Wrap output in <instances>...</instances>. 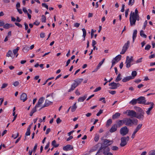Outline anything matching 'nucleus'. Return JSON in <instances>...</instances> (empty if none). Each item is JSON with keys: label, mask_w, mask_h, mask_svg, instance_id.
Masks as SVG:
<instances>
[{"label": "nucleus", "mask_w": 155, "mask_h": 155, "mask_svg": "<svg viewBox=\"0 0 155 155\" xmlns=\"http://www.w3.org/2000/svg\"><path fill=\"white\" fill-rule=\"evenodd\" d=\"M137 75V72L136 71H134L132 73V79H133L134 77L136 76Z\"/></svg>", "instance_id": "37"}, {"label": "nucleus", "mask_w": 155, "mask_h": 155, "mask_svg": "<svg viewBox=\"0 0 155 155\" xmlns=\"http://www.w3.org/2000/svg\"><path fill=\"white\" fill-rule=\"evenodd\" d=\"M130 43V42L129 41H128L126 43H125L123 47L122 51L120 52V54H123L125 53L129 46Z\"/></svg>", "instance_id": "7"}, {"label": "nucleus", "mask_w": 155, "mask_h": 155, "mask_svg": "<svg viewBox=\"0 0 155 155\" xmlns=\"http://www.w3.org/2000/svg\"><path fill=\"white\" fill-rule=\"evenodd\" d=\"M44 98L43 97H41L38 100V104L35 106V107H38L41 106V104L43 102Z\"/></svg>", "instance_id": "11"}, {"label": "nucleus", "mask_w": 155, "mask_h": 155, "mask_svg": "<svg viewBox=\"0 0 155 155\" xmlns=\"http://www.w3.org/2000/svg\"><path fill=\"white\" fill-rule=\"evenodd\" d=\"M121 57V55L120 54H119L114 58L113 59L117 62L120 60Z\"/></svg>", "instance_id": "23"}, {"label": "nucleus", "mask_w": 155, "mask_h": 155, "mask_svg": "<svg viewBox=\"0 0 155 155\" xmlns=\"http://www.w3.org/2000/svg\"><path fill=\"white\" fill-rule=\"evenodd\" d=\"M12 51L11 50H10L7 53L6 56L7 57H12Z\"/></svg>", "instance_id": "33"}, {"label": "nucleus", "mask_w": 155, "mask_h": 155, "mask_svg": "<svg viewBox=\"0 0 155 155\" xmlns=\"http://www.w3.org/2000/svg\"><path fill=\"white\" fill-rule=\"evenodd\" d=\"M37 147V144L36 143L35 144V146L34 147V148H33V151L34 153H35L36 151Z\"/></svg>", "instance_id": "62"}, {"label": "nucleus", "mask_w": 155, "mask_h": 155, "mask_svg": "<svg viewBox=\"0 0 155 155\" xmlns=\"http://www.w3.org/2000/svg\"><path fill=\"white\" fill-rule=\"evenodd\" d=\"M121 79L122 78L120 77H117L115 81L116 82H117L121 80Z\"/></svg>", "instance_id": "57"}, {"label": "nucleus", "mask_w": 155, "mask_h": 155, "mask_svg": "<svg viewBox=\"0 0 155 155\" xmlns=\"http://www.w3.org/2000/svg\"><path fill=\"white\" fill-rule=\"evenodd\" d=\"M143 125L142 124H139L137 127L135 129L136 131H138V130L141 128Z\"/></svg>", "instance_id": "34"}, {"label": "nucleus", "mask_w": 155, "mask_h": 155, "mask_svg": "<svg viewBox=\"0 0 155 155\" xmlns=\"http://www.w3.org/2000/svg\"><path fill=\"white\" fill-rule=\"evenodd\" d=\"M124 121L126 125L130 127L134 124L137 125L138 121L136 119H132L130 118H125L124 119Z\"/></svg>", "instance_id": "1"}, {"label": "nucleus", "mask_w": 155, "mask_h": 155, "mask_svg": "<svg viewBox=\"0 0 155 155\" xmlns=\"http://www.w3.org/2000/svg\"><path fill=\"white\" fill-rule=\"evenodd\" d=\"M129 129L127 126H124L122 127L120 130V134L124 136L126 135L129 132Z\"/></svg>", "instance_id": "6"}, {"label": "nucleus", "mask_w": 155, "mask_h": 155, "mask_svg": "<svg viewBox=\"0 0 155 155\" xmlns=\"http://www.w3.org/2000/svg\"><path fill=\"white\" fill-rule=\"evenodd\" d=\"M129 11V9L128 8V9H127L125 11V16L126 18H127L128 16V12Z\"/></svg>", "instance_id": "55"}, {"label": "nucleus", "mask_w": 155, "mask_h": 155, "mask_svg": "<svg viewBox=\"0 0 155 155\" xmlns=\"http://www.w3.org/2000/svg\"><path fill=\"white\" fill-rule=\"evenodd\" d=\"M124 114H127V115L131 118L136 117L137 113L134 110H127L126 111L124 112Z\"/></svg>", "instance_id": "5"}, {"label": "nucleus", "mask_w": 155, "mask_h": 155, "mask_svg": "<svg viewBox=\"0 0 155 155\" xmlns=\"http://www.w3.org/2000/svg\"><path fill=\"white\" fill-rule=\"evenodd\" d=\"M19 84V82L18 81H16L13 84L15 87H16L18 86Z\"/></svg>", "instance_id": "51"}, {"label": "nucleus", "mask_w": 155, "mask_h": 155, "mask_svg": "<svg viewBox=\"0 0 155 155\" xmlns=\"http://www.w3.org/2000/svg\"><path fill=\"white\" fill-rule=\"evenodd\" d=\"M140 36L142 37H143L145 38H146L147 37V35L144 34V31L143 30H142L140 31Z\"/></svg>", "instance_id": "31"}, {"label": "nucleus", "mask_w": 155, "mask_h": 155, "mask_svg": "<svg viewBox=\"0 0 155 155\" xmlns=\"http://www.w3.org/2000/svg\"><path fill=\"white\" fill-rule=\"evenodd\" d=\"M101 89V87H99L97 88H96L94 91V92H96L98 91H100Z\"/></svg>", "instance_id": "61"}, {"label": "nucleus", "mask_w": 155, "mask_h": 155, "mask_svg": "<svg viewBox=\"0 0 155 155\" xmlns=\"http://www.w3.org/2000/svg\"><path fill=\"white\" fill-rule=\"evenodd\" d=\"M41 20L42 22H45L46 21V17L44 15H42Z\"/></svg>", "instance_id": "38"}, {"label": "nucleus", "mask_w": 155, "mask_h": 155, "mask_svg": "<svg viewBox=\"0 0 155 155\" xmlns=\"http://www.w3.org/2000/svg\"><path fill=\"white\" fill-rule=\"evenodd\" d=\"M133 61V59H130V57L128 56L127 57L126 62H128L131 63V62Z\"/></svg>", "instance_id": "36"}, {"label": "nucleus", "mask_w": 155, "mask_h": 155, "mask_svg": "<svg viewBox=\"0 0 155 155\" xmlns=\"http://www.w3.org/2000/svg\"><path fill=\"white\" fill-rule=\"evenodd\" d=\"M62 121L60 118H58L56 120V122L57 124H59Z\"/></svg>", "instance_id": "60"}, {"label": "nucleus", "mask_w": 155, "mask_h": 155, "mask_svg": "<svg viewBox=\"0 0 155 155\" xmlns=\"http://www.w3.org/2000/svg\"><path fill=\"white\" fill-rule=\"evenodd\" d=\"M112 120L111 119H110L108 120L107 122L106 127H108L112 124Z\"/></svg>", "instance_id": "32"}, {"label": "nucleus", "mask_w": 155, "mask_h": 155, "mask_svg": "<svg viewBox=\"0 0 155 155\" xmlns=\"http://www.w3.org/2000/svg\"><path fill=\"white\" fill-rule=\"evenodd\" d=\"M125 63L126 64V67L127 68H129L131 66V63L127 62H126Z\"/></svg>", "instance_id": "58"}, {"label": "nucleus", "mask_w": 155, "mask_h": 155, "mask_svg": "<svg viewBox=\"0 0 155 155\" xmlns=\"http://www.w3.org/2000/svg\"><path fill=\"white\" fill-rule=\"evenodd\" d=\"M111 149L113 150H118V148L117 146H114L112 147Z\"/></svg>", "instance_id": "47"}, {"label": "nucleus", "mask_w": 155, "mask_h": 155, "mask_svg": "<svg viewBox=\"0 0 155 155\" xmlns=\"http://www.w3.org/2000/svg\"><path fill=\"white\" fill-rule=\"evenodd\" d=\"M27 94L25 93H23L21 95L20 99L23 102H25L27 99Z\"/></svg>", "instance_id": "12"}, {"label": "nucleus", "mask_w": 155, "mask_h": 155, "mask_svg": "<svg viewBox=\"0 0 155 155\" xmlns=\"http://www.w3.org/2000/svg\"><path fill=\"white\" fill-rule=\"evenodd\" d=\"M76 104V103H75L72 107H71V111L72 112H74L76 110L77 108Z\"/></svg>", "instance_id": "25"}, {"label": "nucleus", "mask_w": 155, "mask_h": 155, "mask_svg": "<svg viewBox=\"0 0 155 155\" xmlns=\"http://www.w3.org/2000/svg\"><path fill=\"white\" fill-rule=\"evenodd\" d=\"M147 20H146L144 23V25H143V29H145V28H146V26L147 25Z\"/></svg>", "instance_id": "53"}, {"label": "nucleus", "mask_w": 155, "mask_h": 155, "mask_svg": "<svg viewBox=\"0 0 155 155\" xmlns=\"http://www.w3.org/2000/svg\"><path fill=\"white\" fill-rule=\"evenodd\" d=\"M110 150V148L108 147H101L97 152V154L103 151V154L104 155H105V154H106V153L109 152Z\"/></svg>", "instance_id": "4"}, {"label": "nucleus", "mask_w": 155, "mask_h": 155, "mask_svg": "<svg viewBox=\"0 0 155 155\" xmlns=\"http://www.w3.org/2000/svg\"><path fill=\"white\" fill-rule=\"evenodd\" d=\"M99 138V136L98 134H96L95 135L94 140L95 142H97Z\"/></svg>", "instance_id": "40"}, {"label": "nucleus", "mask_w": 155, "mask_h": 155, "mask_svg": "<svg viewBox=\"0 0 155 155\" xmlns=\"http://www.w3.org/2000/svg\"><path fill=\"white\" fill-rule=\"evenodd\" d=\"M36 108L37 107H35H35L32 109L30 114V116H32L33 114L37 111Z\"/></svg>", "instance_id": "29"}, {"label": "nucleus", "mask_w": 155, "mask_h": 155, "mask_svg": "<svg viewBox=\"0 0 155 155\" xmlns=\"http://www.w3.org/2000/svg\"><path fill=\"white\" fill-rule=\"evenodd\" d=\"M131 79H132V77L131 76H130L124 78L122 81L124 82H125Z\"/></svg>", "instance_id": "20"}, {"label": "nucleus", "mask_w": 155, "mask_h": 155, "mask_svg": "<svg viewBox=\"0 0 155 155\" xmlns=\"http://www.w3.org/2000/svg\"><path fill=\"white\" fill-rule=\"evenodd\" d=\"M19 49V48L17 47L16 49H14L13 50V53L15 55L17 53Z\"/></svg>", "instance_id": "39"}, {"label": "nucleus", "mask_w": 155, "mask_h": 155, "mask_svg": "<svg viewBox=\"0 0 155 155\" xmlns=\"http://www.w3.org/2000/svg\"><path fill=\"white\" fill-rule=\"evenodd\" d=\"M8 85V84L6 83H4L2 84V87H1V88L2 89L6 87Z\"/></svg>", "instance_id": "54"}, {"label": "nucleus", "mask_w": 155, "mask_h": 155, "mask_svg": "<svg viewBox=\"0 0 155 155\" xmlns=\"http://www.w3.org/2000/svg\"><path fill=\"white\" fill-rule=\"evenodd\" d=\"M138 131H136V130H134V132H133L132 134V137H131L133 139L134 137H135V135L136 134L137 132Z\"/></svg>", "instance_id": "50"}, {"label": "nucleus", "mask_w": 155, "mask_h": 155, "mask_svg": "<svg viewBox=\"0 0 155 155\" xmlns=\"http://www.w3.org/2000/svg\"><path fill=\"white\" fill-rule=\"evenodd\" d=\"M151 46L149 45H147L145 47V49L146 50H149Z\"/></svg>", "instance_id": "49"}, {"label": "nucleus", "mask_w": 155, "mask_h": 155, "mask_svg": "<svg viewBox=\"0 0 155 155\" xmlns=\"http://www.w3.org/2000/svg\"><path fill=\"white\" fill-rule=\"evenodd\" d=\"M53 93H52L51 94H50L47 95V98L49 96H51V98H48V100H50V101L52 100V99H53Z\"/></svg>", "instance_id": "43"}, {"label": "nucleus", "mask_w": 155, "mask_h": 155, "mask_svg": "<svg viewBox=\"0 0 155 155\" xmlns=\"http://www.w3.org/2000/svg\"><path fill=\"white\" fill-rule=\"evenodd\" d=\"M31 132L30 130L27 128V131L25 133V135L26 136H29L30 135Z\"/></svg>", "instance_id": "41"}, {"label": "nucleus", "mask_w": 155, "mask_h": 155, "mask_svg": "<svg viewBox=\"0 0 155 155\" xmlns=\"http://www.w3.org/2000/svg\"><path fill=\"white\" fill-rule=\"evenodd\" d=\"M137 31L136 30H135L134 31L133 35V42H134V40L137 37Z\"/></svg>", "instance_id": "22"}, {"label": "nucleus", "mask_w": 155, "mask_h": 155, "mask_svg": "<svg viewBox=\"0 0 155 155\" xmlns=\"http://www.w3.org/2000/svg\"><path fill=\"white\" fill-rule=\"evenodd\" d=\"M15 24L17 26H18V27H19V28H21L22 27V25L19 23H17V22H15Z\"/></svg>", "instance_id": "52"}, {"label": "nucleus", "mask_w": 155, "mask_h": 155, "mask_svg": "<svg viewBox=\"0 0 155 155\" xmlns=\"http://www.w3.org/2000/svg\"><path fill=\"white\" fill-rule=\"evenodd\" d=\"M42 6L43 7H45L47 9H48V6L45 3H43L42 4Z\"/></svg>", "instance_id": "59"}, {"label": "nucleus", "mask_w": 155, "mask_h": 155, "mask_svg": "<svg viewBox=\"0 0 155 155\" xmlns=\"http://www.w3.org/2000/svg\"><path fill=\"white\" fill-rule=\"evenodd\" d=\"M117 126L116 124H114V125H113L111 129L110 130V132L111 133H113L115 132L117 130Z\"/></svg>", "instance_id": "13"}, {"label": "nucleus", "mask_w": 155, "mask_h": 155, "mask_svg": "<svg viewBox=\"0 0 155 155\" xmlns=\"http://www.w3.org/2000/svg\"><path fill=\"white\" fill-rule=\"evenodd\" d=\"M82 31L83 32V37H84L83 41H85V37L87 33L85 29L84 28L82 29Z\"/></svg>", "instance_id": "30"}, {"label": "nucleus", "mask_w": 155, "mask_h": 155, "mask_svg": "<svg viewBox=\"0 0 155 155\" xmlns=\"http://www.w3.org/2000/svg\"><path fill=\"white\" fill-rule=\"evenodd\" d=\"M78 86V85L75 82V83H73L71 85V88L68 90V92H70L71 91H73L74 89Z\"/></svg>", "instance_id": "14"}, {"label": "nucleus", "mask_w": 155, "mask_h": 155, "mask_svg": "<svg viewBox=\"0 0 155 155\" xmlns=\"http://www.w3.org/2000/svg\"><path fill=\"white\" fill-rule=\"evenodd\" d=\"M3 28L6 29H8L9 28V25L8 23H6L5 24H4Z\"/></svg>", "instance_id": "46"}, {"label": "nucleus", "mask_w": 155, "mask_h": 155, "mask_svg": "<svg viewBox=\"0 0 155 155\" xmlns=\"http://www.w3.org/2000/svg\"><path fill=\"white\" fill-rule=\"evenodd\" d=\"M83 80V79L82 78H79L75 80L74 81L78 85L81 83Z\"/></svg>", "instance_id": "26"}, {"label": "nucleus", "mask_w": 155, "mask_h": 155, "mask_svg": "<svg viewBox=\"0 0 155 155\" xmlns=\"http://www.w3.org/2000/svg\"><path fill=\"white\" fill-rule=\"evenodd\" d=\"M149 155H154L155 154V150H152L150 151L148 153Z\"/></svg>", "instance_id": "44"}, {"label": "nucleus", "mask_w": 155, "mask_h": 155, "mask_svg": "<svg viewBox=\"0 0 155 155\" xmlns=\"http://www.w3.org/2000/svg\"><path fill=\"white\" fill-rule=\"evenodd\" d=\"M80 25V23H75L74 24V26L76 28H78Z\"/></svg>", "instance_id": "64"}, {"label": "nucleus", "mask_w": 155, "mask_h": 155, "mask_svg": "<svg viewBox=\"0 0 155 155\" xmlns=\"http://www.w3.org/2000/svg\"><path fill=\"white\" fill-rule=\"evenodd\" d=\"M138 14V12L137 8H136L135 11V12H133L131 11L130 12V17H132L133 16H134V15H139Z\"/></svg>", "instance_id": "19"}, {"label": "nucleus", "mask_w": 155, "mask_h": 155, "mask_svg": "<svg viewBox=\"0 0 155 155\" xmlns=\"http://www.w3.org/2000/svg\"><path fill=\"white\" fill-rule=\"evenodd\" d=\"M56 143V141L55 140H54L52 142L51 144L52 146H53L55 147H58L59 145V144H55Z\"/></svg>", "instance_id": "35"}, {"label": "nucleus", "mask_w": 155, "mask_h": 155, "mask_svg": "<svg viewBox=\"0 0 155 155\" xmlns=\"http://www.w3.org/2000/svg\"><path fill=\"white\" fill-rule=\"evenodd\" d=\"M137 102V99H133L129 102V104L134 105L136 104Z\"/></svg>", "instance_id": "27"}, {"label": "nucleus", "mask_w": 155, "mask_h": 155, "mask_svg": "<svg viewBox=\"0 0 155 155\" xmlns=\"http://www.w3.org/2000/svg\"><path fill=\"white\" fill-rule=\"evenodd\" d=\"M124 119L122 120H119L117 121V127H120L121 126H122L123 124H124Z\"/></svg>", "instance_id": "16"}, {"label": "nucleus", "mask_w": 155, "mask_h": 155, "mask_svg": "<svg viewBox=\"0 0 155 155\" xmlns=\"http://www.w3.org/2000/svg\"><path fill=\"white\" fill-rule=\"evenodd\" d=\"M144 113H142L140 114H137L136 115V117L135 118H138L140 120H143L144 116Z\"/></svg>", "instance_id": "15"}, {"label": "nucleus", "mask_w": 155, "mask_h": 155, "mask_svg": "<svg viewBox=\"0 0 155 155\" xmlns=\"http://www.w3.org/2000/svg\"><path fill=\"white\" fill-rule=\"evenodd\" d=\"M129 0L128 5H132L135 2V0Z\"/></svg>", "instance_id": "42"}, {"label": "nucleus", "mask_w": 155, "mask_h": 155, "mask_svg": "<svg viewBox=\"0 0 155 155\" xmlns=\"http://www.w3.org/2000/svg\"><path fill=\"white\" fill-rule=\"evenodd\" d=\"M121 143L120 145L121 147H123L125 146L127 144V140H126L125 137H123L120 139Z\"/></svg>", "instance_id": "9"}, {"label": "nucleus", "mask_w": 155, "mask_h": 155, "mask_svg": "<svg viewBox=\"0 0 155 155\" xmlns=\"http://www.w3.org/2000/svg\"><path fill=\"white\" fill-rule=\"evenodd\" d=\"M87 95H85L84 97H79L78 99V102H83L87 98Z\"/></svg>", "instance_id": "24"}, {"label": "nucleus", "mask_w": 155, "mask_h": 155, "mask_svg": "<svg viewBox=\"0 0 155 155\" xmlns=\"http://www.w3.org/2000/svg\"><path fill=\"white\" fill-rule=\"evenodd\" d=\"M40 24V22H38V21H36L35 22L33 23V25L38 26Z\"/></svg>", "instance_id": "63"}, {"label": "nucleus", "mask_w": 155, "mask_h": 155, "mask_svg": "<svg viewBox=\"0 0 155 155\" xmlns=\"http://www.w3.org/2000/svg\"><path fill=\"white\" fill-rule=\"evenodd\" d=\"M134 108L135 110L137 112H138V114L142 113H144L143 110L140 107L135 106Z\"/></svg>", "instance_id": "18"}, {"label": "nucleus", "mask_w": 155, "mask_h": 155, "mask_svg": "<svg viewBox=\"0 0 155 155\" xmlns=\"http://www.w3.org/2000/svg\"><path fill=\"white\" fill-rule=\"evenodd\" d=\"M24 24L25 26V29L26 30L28 29V25L25 22H24Z\"/></svg>", "instance_id": "56"}, {"label": "nucleus", "mask_w": 155, "mask_h": 155, "mask_svg": "<svg viewBox=\"0 0 155 155\" xmlns=\"http://www.w3.org/2000/svg\"><path fill=\"white\" fill-rule=\"evenodd\" d=\"M137 102L139 104H145L146 100L145 98L143 96H140L137 99Z\"/></svg>", "instance_id": "8"}, {"label": "nucleus", "mask_w": 155, "mask_h": 155, "mask_svg": "<svg viewBox=\"0 0 155 155\" xmlns=\"http://www.w3.org/2000/svg\"><path fill=\"white\" fill-rule=\"evenodd\" d=\"M120 114L118 113H116L114 114L112 116V119L114 120L117 118L118 117H119Z\"/></svg>", "instance_id": "28"}, {"label": "nucleus", "mask_w": 155, "mask_h": 155, "mask_svg": "<svg viewBox=\"0 0 155 155\" xmlns=\"http://www.w3.org/2000/svg\"><path fill=\"white\" fill-rule=\"evenodd\" d=\"M139 15H134L132 17H130L129 20L130 22L131 26L135 25L136 20L139 21Z\"/></svg>", "instance_id": "3"}, {"label": "nucleus", "mask_w": 155, "mask_h": 155, "mask_svg": "<svg viewBox=\"0 0 155 155\" xmlns=\"http://www.w3.org/2000/svg\"><path fill=\"white\" fill-rule=\"evenodd\" d=\"M103 112V110L101 109L97 113V114H96V115L97 116H99L101 114H102Z\"/></svg>", "instance_id": "48"}, {"label": "nucleus", "mask_w": 155, "mask_h": 155, "mask_svg": "<svg viewBox=\"0 0 155 155\" xmlns=\"http://www.w3.org/2000/svg\"><path fill=\"white\" fill-rule=\"evenodd\" d=\"M52 102H51L50 101H49L48 99H46L45 100V103L43 106V107H47L50 105V104H52Z\"/></svg>", "instance_id": "21"}, {"label": "nucleus", "mask_w": 155, "mask_h": 155, "mask_svg": "<svg viewBox=\"0 0 155 155\" xmlns=\"http://www.w3.org/2000/svg\"><path fill=\"white\" fill-rule=\"evenodd\" d=\"M73 149V147L72 145L69 144H68L66 146L64 147L63 148V150L65 151L71 150Z\"/></svg>", "instance_id": "10"}, {"label": "nucleus", "mask_w": 155, "mask_h": 155, "mask_svg": "<svg viewBox=\"0 0 155 155\" xmlns=\"http://www.w3.org/2000/svg\"><path fill=\"white\" fill-rule=\"evenodd\" d=\"M113 143V140H110L107 139H105L104 140L102 143H99L95 146V147L96 148H97L100 146V145H101V147H108L109 146L112 144Z\"/></svg>", "instance_id": "2"}, {"label": "nucleus", "mask_w": 155, "mask_h": 155, "mask_svg": "<svg viewBox=\"0 0 155 155\" xmlns=\"http://www.w3.org/2000/svg\"><path fill=\"white\" fill-rule=\"evenodd\" d=\"M109 85L112 86V87L110 88L111 89H115L117 88V87L116 86V83L114 82H113L110 83L109 84Z\"/></svg>", "instance_id": "17"}, {"label": "nucleus", "mask_w": 155, "mask_h": 155, "mask_svg": "<svg viewBox=\"0 0 155 155\" xmlns=\"http://www.w3.org/2000/svg\"><path fill=\"white\" fill-rule=\"evenodd\" d=\"M29 50V48L27 46H25L23 49V51L24 52H27Z\"/></svg>", "instance_id": "45"}]
</instances>
